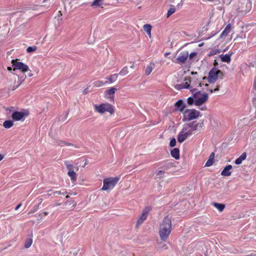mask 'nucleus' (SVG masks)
I'll use <instances>...</instances> for the list:
<instances>
[{
    "label": "nucleus",
    "instance_id": "obj_40",
    "mask_svg": "<svg viewBox=\"0 0 256 256\" xmlns=\"http://www.w3.org/2000/svg\"><path fill=\"white\" fill-rule=\"evenodd\" d=\"M196 55H197V53L196 52H191L189 55V58H190V59H192Z\"/></svg>",
    "mask_w": 256,
    "mask_h": 256
},
{
    "label": "nucleus",
    "instance_id": "obj_30",
    "mask_svg": "<svg viewBox=\"0 0 256 256\" xmlns=\"http://www.w3.org/2000/svg\"><path fill=\"white\" fill-rule=\"evenodd\" d=\"M118 74H117L111 75L108 78V80L110 81V82H115L118 79Z\"/></svg>",
    "mask_w": 256,
    "mask_h": 256
},
{
    "label": "nucleus",
    "instance_id": "obj_58",
    "mask_svg": "<svg viewBox=\"0 0 256 256\" xmlns=\"http://www.w3.org/2000/svg\"><path fill=\"white\" fill-rule=\"evenodd\" d=\"M248 256H254V255H253V254H249V255H248Z\"/></svg>",
    "mask_w": 256,
    "mask_h": 256
},
{
    "label": "nucleus",
    "instance_id": "obj_62",
    "mask_svg": "<svg viewBox=\"0 0 256 256\" xmlns=\"http://www.w3.org/2000/svg\"><path fill=\"white\" fill-rule=\"evenodd\" d=\"M256 80H254V83H256Z\"/></svg>",
    "mask_w": 256,
    "mask_h": 256
},
{
    "label": "nucleus",
    "instance_id": "obj_49",
    "mask_svg": "<svg viewBox=\"0 0 256 256\" xmlns=\"http://www.w3.org/2000/svg\"><path fill=\"white\" fill-rule=\"evenodd\" d=\"M33 76V74H32V72H30V73H28V76L29 77H31V76Z\"/></svg>",
    "mask_w": 256,
    "mask_h": 256
},
{
    "label": "nucleus",
    "instance_id": "obj_50",
    "mask_svg": "<svg viewBox=\"0 0 256 256\" xmlns=\"http://www.w3.org/2000/svg\"><path fill=\"white\" fill-rule=\"evenodd\" d=\"M64 142L62 141H60V142L58 144L60 146H62V144Z\"/></svg>",
    "mask_w": 256,
    "mask_h": 256
},
{
    "label": "nucleus",
    "instance_id": "obj_63",
    "mask_svg": "<svg viewBox=\"0 0 256 256\" xmlns=\"http://www.w3.org/2000/svg\"><path fill=\"white\" fill-rule=\"evenodd\" d=\"M223 0V2H224V0Z\"/></svg>",
    "mask_w": 256,
    "mask_h": 256
},
{
    "label": "nucleus",
    "instance_id": "obj_27",
    "mask_svg": "<svg viewBox=\"0 0 256 256\" xmlns=\"http://www.w3.org/2000/svg\"><path fill=\"white\" fill-rule=\"evenodd\" d=\"M116 90V88L112 87L111 88L110 90H107L106 92V93L107 95H108L109 96H112V97H114V94Z\"/></svg>",
    "mask_w": 256,
    "mask_h": 256
},
{
    "label": "nucleus",
    "instance_id": "obj_12",
    "mask_svg": "<svg viewBox=\"0 0 256 256\" xmlns=\"http://www.w3.org/2000/svg\"><path fill=\"white\" fill-rule=\"evenodd\" d=\"M28 112L14 111L12 114V118L14 121L24 120V116H28Z\"/></svg>",
    "mask_w": 256,
    "mask_h": 256
},
{
    "label": "nucleus",
    "instance_id": "obj_22",
    "mask_svg": "<svg viewBox=\"0 0 256 256\" xmlns=\"http://www.w3.org/2000/svg\"><path fill=\"white\" fill-rule=\"evenodd\" d=\"M221 60L223 62L230 63L231 60L230 55L226 54L224 55L222 54L220 56Z\"/></svg>",
    "mask_w": 256,
    "mask_h": 256
},
{
    "label": "nucleus",
    "instance_id": "obj_42",
    "mask_svg": "<svg viewBox=\"0 0 256 256\" xmlns=\"http://www.w3.org/2000/svg\"><path fill=\"white\" fill-rule=\"evenodd\" d=\"M175 88L178 89V90H180V89H182V88H183V84H176V86H175Z\"/></svg>",
    "mask_w": 256,
    "mask_h": 256
},
{
    "label": "nucleus",
    "instance_id": "obj_53",
    "mask_svg": "<svg viewBox=\"0 0 256 256\" xmlns=\"http://www.w3.org/2000/svg\"><path fill=\"white\" fill-rule=\"evenodd\" d=\"M8 70L10 71L12 70V68L10 67H8Z\"/></svg>",
    "mask_w": 256,
    "mask_h": 256
},
{
    "label": "nucleus",
    "instance_id": "obj_41",
    "mask_svg": "<svg viewBox=\"0 0 256 256\" xmlns=\"http://www.w3.org/2000/svg\"><path fill=\"white\" fill-rule=\"evenodd\" d=\"M242 162V160H240V158L239 157L234 162L236 164H240Z\"/></svg>",
    "mask_w": 256,
    "mask_h": 256
},
{
    "label": "nucleus",
    "instance_id": "obj_16",
    "mask_svg": "<svg viewBox=\"0 0 256 256\" xmlns=\"http://www.w3.org/2000/svg\"><path fill=\"white\" fill-rule=\"evenodd\" d=\"M174 106L176 108H179L180 112H184V108L186 106L184 104L183 101L181 100L177 101L175 104Z\"/></svg>",
    "mask_w": 256,
    "mask_h": 256
},
{
    "label": "nucleus",
    "instance_id": "obj_9",
    "mask_svg": "<svg viewBox=\"0 0 256 256\" xmlns=\"http://www.w3.org/2000/svg\"><path fill=\"white\" fill-rule=\"evenodd\" d=\"M13 70H20L22 72L24 73L29 70L28 66L21 62H18L16 60H12Z\"/></svg>",
    "mask_w": 256,
    "mask_h": 256
},
{
    "label": "nucleus",
    "instance_id": "obj_3",
    "mask_svg": "<svg viewBox=\"0 0 256 256\" xmlns=\"http://www.w3.org/2000/svg\"><path fill=\"white\" fill-rule=\"evenodd\" d=\"M200 116V112L195 109H186L183 112L182 121H190L198 118Z\"/></svg>",
    "mask_w": 256,
    "mask_h": 256
},
{
    "label": "nucleus",
    "instance_id": "obj_37",
    "mask_svg": "<svg viewBox=\"0 0 256 256\" xmlns=\"http://www.w3.org/2000/svg\"><path fill=\"white\" fill-rule=\"evenodd\" d=\"M176 145V140L174 138H172L170 142V146L174 147Z\"/></svg>",
    "mask_w": 256,
    "mask_h": 256
},
{
    "label": "nucleus",
    "instance_id": "obj_32",
    "mask_svg": "<svg viewBox=\"0 0 256 256\" xmlns=\"http://www.w3.org/2000/svg\"><path fill=\"white\" fill-rule=\"evenodd\" d=\"M37 49V47L36 46H28L26 48V52L28 53L36 51Z\"/></svg>",
    "mask_w": 256,
    "mask_h": 256
},
{
    "label": "nucleus",
    "instance_id": "obj_35",
    "mask_svg": "<svg viewBox=\"0 0 256 256\" xmlns=\"http://www.w3.org/2000/svg\"><path fill=\"white\" fill-rule=\"evenodd\" d=\"M164 172L163 170H158L156 173V175L158 178H162L164 176Z\"/></svg>",
    "mask_w": 256,
    "mask_h": 256
},
{
    "label": "nucleus",
    "instance_id": "obj_54",
    "mask_svg": "<svg viewBox=\"0 0 256 256\" xmlns=\"http://www.w3.org/2000/svg\"><path fill=\"white\" fill-rule=\"evenodd\" d=\"M206 110V107L204 106V108H201V110Z\"/></svg>",
    "mask_w": 256,
    "mask_h": 256
},
{
    "label": "nucleus",
    "instance_id": "obj_18",
    "mask_svg": "<svg viewBox=\"0 0 256 256\" xmlns=\"http://www.w3.org/2000/svg\"><path fill=\"white\" fill-rule=\"evenodd\" d=\"M32 234H30L28 235V238L26 239L25 244H24V248H28L31 246V245L32 243Z\"/></svg>",
    "mask_w": 256,
    "mask_h": 256
},
{
    "label": "nucleus",
    "instance_id": "obj_24",
    "mask_svg": "<svg viewBox=\"0 0 256 256\" xmlns=\"http://www.w3.org/2000/svg\"><path fill=\"white\" fill-rule=\"evenodd\" d=\"M213 206L220 212H222L225 208V205L222 204L214 202Z\"/></svg>",
    "mask_w": 256,
    "mask_h": 256
},
{
    "label": "nucleus",
    "instance_id": "obj_10",
    "mask_svg": "<svg viewBox=\"0 0 256 256\" xmlns=\"http://www.w3.org/2000/svg\"><path fill=\"white\" fill-rule=\"evenodd\" d=\"M151 210V208L150 206H146L144 208L142 211V214L139 216L138 218L136 223V227L138 228L140 225H141L143 222L146 220L148 215L150 212Z\"/></svg>",
    "mask_w": 256,
    "mask_h": 256
},
{
    "label": "nucleus",
    "instance_id": "obj_13",
    "mask_svg": "<svg viewBox=\"0 0 256 256\" xmlns=\"http://www.w3.org/2000/svg\"><path fill=\"white\" fill-rule=\"evenodd\" d=\"M65 208L68 211H70L74 208L76 205V203L74 200L70 199V200H66V202H65Z\"/></svg>",
    "mask_w": 256,
    "mask_h": 256
},
{
    "label": "nucleus",
    "instance_id": "obj_45",
    "mask_svg": "<svg viewBox=\"0 0 256 256\" xmlns=\"http://www.w3.org/2000/svg\"><path fill=\"white\" fill-rule=\"evenodd\" d=\"M22 206L21 204H18L17 206L15 208V210H18L20 208V206Z\"/></svg>",
    "mask_w": 256,
    "mask_h": 256
},
{
    "label": "nucleus",
    "instance_id": "obj_59",
    "mask_svg": "<svg viewBox=\"0 0 256 256\" xmlns=\"http://www.w3.org/2000/svg\"><path fill=\"white\" fill-rule=\"evenodd\" d=\"M205 86H209V85H208V84H206V85H205Z\"/></svg>",
    "mask_w": 256,
    "mask_h": 256
},
{
    "label": "nucleus",
    "instance_id": "obj_36",
    "mask_svg": "<svg viewBox=\"0 0 256 256\" xmlns=\"http://www.w3.org/2000/svg\"><path fill=\"white\" fill-rule=\"evenodd\" d=\"M57 240L62 244L63 242V235L61 233L60 235L57 236Z\"/></svg>",
    "mask_w": 256,
    "mask_h": 256
},
{
    "label": "nucleus",
    "instance_id": "obj_34",
    "mask_svg": "<svg viewBox=\"0 0 256 256\" xmlns=\"http://www.w3.org/2000/svg\"><path fill=\"white\" fill-rule=\"evenodd\" d=\"M187 102L188 105L192 106L194 104V97H189L187 100Z\"/></svg>",
    "mask_w": 256,
    "mask_h": 256
},
{
    "label": "nucleus",
    "instance_id": "obj_39",
    "mask_svg": "<svg viewBox=\"0 0 256 256\" xmlns=\"http://www.w3.org/2000/svg\"><path fill=\"white\" fill-rule=\"evenodd\" d=\"M246 157V152H244L240 156V158L242 161L244 160Z\"/></svg>",
    "mask_w": 256,
    "mask_h": 256
},
{
    "label": "nucleus",
    "instance_id": "obj_47",
    "mask_svg": "<svg viewBox=\"0 0 256 256\" xmlns=\"http://www.w3.org/2000/svg\"><path fill=\"white\" fill-rule=\"evenodd\" d=\"M19 86L18 85H17L16 86H14L13 88H12V90H15Z\"/></svg>",
    "mask_w": 256,
    "mask_h": 256
},
{
    "label": "nucleus",
    "instance_id": "obj_26",
    "mask_svg": "<svg viewBox=\"0 0 256 256\" xmlns=\"http://www.w3.org/2000/svg\"><path fill=\"white\" fill-rule=\"evenodd\" d=\"M144 30L148 34L149 36L151 35L152 26L149 24H144L143 26Z\"/></svg>",
    "mask_w": 256,
    "mask_h": 256
},
{
    "label": "nucleus",
    "instance_id": "obj_14",
    "mask_svg": "<svg viewBox=\"0 0 256 256\" xmlns=\"http://www.w3.org/2000/svg\"><path fill=\"white\" fill-rule=\"evenodd\" d=\"M232 166L228 164L226 166L221 172V175L224 176H230L232 174L230 170L232 169Z\"/></svg>",
    "mask_w": 256,
    "mask_h": 256
},
{
    "label": "nucleus",
    "instance_id": "obj_55",
    "mask_svg": "<svg viewBox=\"0 0 256 256\" xmlns=\"http://www.w3.org/2000/svg\"><path fill=\"white\" fill-rule=\"evenodd\" d=\"M191 74H197V72H192V73H191Z\"/></svg>",
    "mask_w": 256,
    "mask_h": 256
},
{
    "label": "nucleus",
    "instance_id": "obj_19",
    "mask_svg": "<svg viewBox=\"0 0 256 256\" xmlns=\"http://www.w3.org/2000/svg\"><path fill=\"white\" fill-rule=\"evenodd\" d=\"M214 153L212 152L210 154L208 160L206 162V163L205 164V166L209 167V166H212L214 163Z\"/></svg>",
    "mask_w": 256,
    "mask_h": 256
},
{
    "label": "nucleus",
    "instance_id": "obj_21",
    "mask_svg": "<svg viewBox=\"0 0 256 256\" xmlns=\"http://www.w3.org/2000/svg\"><path fill=\"white\" fill-rule=\"evenodd\" d=\"M154 64L153 63H150L149 65H148L145 70V74L146 75H149L152 72V70L154 68Z\"/></svg>",
    "mask_w": 256,
    "mask_h": 256
},
{
    "label": "nucleus",
    "instance_id": "obj_23",
    "mask_svg": "<svg viewBox=\"0 0 256 256\" xmlns=\"http://www.w3.org/2000/svg\"><path fill=\"white\" fill-rule=\"evenodd\" d=\"M14 125V122L11 120H5L3 123V126L6 128H10Z\"/></svg>",
    "mask_w": 256,
    "mask_h": 256
},
{
    "label": "nucleus",
    "instance_id": "obj_31",
    "mask_svg": "<svg viewBox=\"0 0 256 256\" xmlns=\"http://www.w3.org/2000/svg\"><path fill=\"white\" fill-rule=\"evenodd\" d=\"M107 82H103L102 80H98L94 82V86L96 87H100L106 84Z\"/></svg>",
    "mask_w": 256,
    "mask_h": 256
},
{
    "label": "nucleus",
    "instance_id": "obj_28",
    "mask_svg": "<svg viewBox=\"0 0 256 256\" xmlns=\"http://www.w3.org/2000/svg\"><path fill=\"white\" fill-rule=\"evenodd\" d=\"M128 68L127 66L124 67L120 72L118 74L124 76L128 74Z\"/></svg>",
    "mask_w": 256,
    "mask_h": 256
},
{
    "label": "nucleus",
    "instance_id": "obj_33",
    "mask_svg": "<svg viewBox=\"0 0 256 256\" xmlns=\"http://www.w3.org/2000/svg\"><path fill=\"white\" fill-rule=\"evenodd\" d=\"M26 78V76L25 74H24L21 76H18V85L19 86L22 84L23 82L25 80Z\"/></svg>",
    "mask_w": 256,
    "mask_h": 256
},
{
    "label": "nucleus",
    "instance_id": "obj_29",
    "mask_svg": "<svg viewBox=\"0 0 256 256\" xmlns=\"http://www.w3.org/2000/svg\"><path fill=\"white\" fill-rule=\"evenodd\" d=\"M176 9L174 6L173 7L170 8L167 12L166 17L169 18L172 14L176 12Z\"/></svg>",
    "mask_w": 256,
    "mask_h": 256
},
{
    "label": "nucleus",
    "instance_id": "obj_6",
    "mask_svg": "<svg viewBox=\"0 0 256 256\" xmlns=\"http://www.w3.org/2000/svg\"><path fill=\"white\" fill-rule=\"evenodd\" d=\"M224 74L221 70L214 67L210 71L207 79L210 83L214 84L217 80L218 76L220 78H222Z\"/></svg>",
    "mask_w": 256,
    "mask_h": 256
},
{
    "label": "nucleus",
    "instance_id": "obj_61",
    "mask_svg": "<svg viewBox=\"0 0 256 256\" xmlns=\"http://www.w3.org/2000/svg\"><path fill=\"white\" fill-rule=\"evenodd\" d=\"M244 12H247V10H244Z\"/></svg>",
    "mask_w": 256,
    "mask_h": 256
},
{
    "label": "nucleus",
    "instance_id": "obj_7",
    "mask_svg": "<svg viewBox=\"0 0 256 256\" xmlns=\"http://www.w3.org/2000/svg\"><path fill=\"white\" fill-rule=\"evenodd\" d=\"M94 107L95 110L100 114L108 112L112 114L114 112L113 106L108 103H103L100 105L94 104Z\"/></svg>",
    "mask_w": 256,
    "mask_h": 256
},
{
    "label": "nucleus",
    "instance_id": "obj_1",
    "mask_svg": "<svg viewBox=\"0 0 256 256\" xmlns=\"http://www.w3.org/2000/svg\"><path fill=\"white\" fill-rule=\"evenodd\" d=\"M172 218L168 216H166L160 224L159 235L162 241L166 242L172 230Z\"/></svg>",
    "mask_w": 256,
    "mask_h": 256
},
{
    "label": "nucleus",
    "instance_id": "obj_15",
    "mask_svg": "<svg viewBox=\"0 0 256 256\" xmlns=\"http://www.w3.org/2000/svg\"><path fill=\"white\" fill-rule=\"evenodd\" d=\"M231 25L230 24H228L226 25V28H224V30L222 31V32L221 33L220 37L221 38H224L226 36H228V34L230 33V32L231 30Z\"/></svg>",
    "mask_w": 256,
    "mask_h": 256
},
{
    "label": "nucleus",
    "instance_id": "obj_52",
    "mask_svg": "<svg viewBox=\"0 0 256 256\" xmlns=\"http://www.w3.org/2000/svg\"><path fill=\"white\" fill-rule=\"evenodd\" d=\"M56 18L58 20H59L60 18L61 19L60 16H58L57 18L56 17Z\"/></svg>",
    "mask_w": 256,
    "mask_h": 256
},
{
    "label": "nucleus",
    "instance_id": "obj_8",
    "mask_svg": "<svg viewBox=\"0 0 256 256\" xmlns=\"http://www.w3.org/2000/svg\"><path fill=\"white\" fill-rule=\"evenodd\" d=\"M68 176L70 178L72 183L74 184L77 180L76 172L78 170V167L70 164H66Z\"/></svg>",
    "mask_w": 256,
    "mask_h": 256
},
{
    "label": "nucleus",
    "instance_id": "obj_43",
    "mask_svg": "<svg viewBox=\"0 0 256 256\" xmlns=\"http://www.w3.org/2000/svg\"><path fill=\"white\" fill-rule=\"evenodd\" d=\"M65 146H74L75 148H77V147L76 146H74L70 143H68V142H65Z\"/></svg>",
    "mask_w": 256,
    "mask_h": 256
},
{
    "label": "nucleus",
    "instance_id": "obj_46",
    "mask_svg": "<svg viewBox=\"0 0 256 256\" xmlns=\"http://www.w3.org/2000/svg\"><path fill=\"white\" fill-rule=\"evenodd\" d=\"M162 248L164 250H166L168 248V246L166 244H164L162 246Z\"/></svg>",
    "mask_w": 256,
    "mask_h": 256
},
{
    "label": "nucleus",
    "instance_id": "obj_5",
    "mask_svg": "<svg viewBox=\"0 0 256 256\" xmlns=\"http://www.w3.org/2000/svg\"><path fill=\"white\" fill-rule=\"evenodd\" d=\"M193 96L194 98V105L200 106L206 103L208 100V94L200 91L194 93Z\"/></svg>",
    "mask_w": 256,
    "mask_h": 256
},
{
    "label": "nucleus",
    "instance_id": "obj_57",
    "mask_svg": "<svg viewBox=\"0 0 256 256\" xmlns=\"http://www.w3.org/2000/svg\"><path fill=\"white\" fill-rule=\"evenodd\" d=\"M58 13H60V16H62V13H61V12H60V11H59V12H58Z\"/></svg>",
    "mask_w": 256,
    "mask_h": 256
},
{
    "label": "nucleus",
    "instance_id": "obj_48",
    "mask_svg": "<svg viewBox=\"0 0 256 256\" xmlns=\"http://www.w3.org/2000/svg\"><path fill=\"white\" fill-rule=\"evenodd\" d=\"M4 158V156L0 154V161L2 160Z\"/></svg>",
    "mask_w": 256,
    "mask_h": 256
},
{
    "label": "nucleus",
    "instance_id": "obj_4",
    "mask_svg": "<svg viewBox=\"0 0 256 256\" xmlns=\"http://www.w3.org/2000/svg\"><path fill=\"white\" fill-rule=\"evenodd\" d=\"M120 178L119 177H111L106 178L103 180V186L101 188L102 190H106L112 189L116 184L119 181Z\"/></svg>",
    "mask_w": 256,
    "mask_h": 256
},
{
    "label": "nucleus",
    "instance_id": "obj_11",
    "mask_svg": "<svg viewBox=\"0 0 256 256\" xmlns=\"http://www.w3.org/2000/svg\"><path fill=\"white\" fill-rule=\"evenodd\" d=\"M188 56V51H182L180 53L174 62L180 64L186 63Z\"/></svg>",
    "mask_w": 256,
    "mask_h": 256
},
{
    "label": "nucleus",
    "instance_id": "obj_17",
    "mask_svg": "<svg viewBox=\"0 0 256 256\" xmlns=\"http://www.w3.org/2000/svg\"><path fill=\"white\" fill-rule=\"evenodd\" d=\"M170 154L176 160L180 158V150L178 148H174L170 150Z\"/></svg>",
    "mask_w": 256,
    "mask_h": 256
},
{
    "label": "nucleus",
    "instance_id": "obj_38",
    "mask_svg": "<svg viewBox=\"0 0 256 256\" xmlns=\"http://www.w3.org/2000/svg\"><path fill=\"white\" fill-rule=\"evenodd\" d=\"M207 90L210 91V93H212L213 92L218 91L219 90V86L217 85L216 88H215L214 90H212V88L208 89Z\"/></svg>",
    "mask_w": 256,
    "mask_h": 256
},
{
    "label": "nucleus",
    "instance_id": "obj_44",
    "mask_svg": "<svg viewBox=\"0 0 256 256\" xmlns=\"http://www.w3.org/2000/svg\"><path fill=\"white\" fill-rule=\"evenodd\" d=\"M88 92V88H85L84 90H83V94H86Z\"/></svg>",
    "mask_w": 256,
    "mask_h": 256
},
{
    "label": "nucleus",
    "instance_id": "obj_2",
    "mask_svg": "<svg viewBox=\"0 0 256 256\" xmlns=\"http://www.w3.org/2000/svg\"><path fill=\"white\" fill-rule=\"evenodd\" d=\"M198 126V124L196 122L185 124L178 136V141L180 143L184 142L188 136H192L194 132L197 130Z\"/></svg>",
    "mask_w": 256,
    "mask_h": 256
},
{
    "label": "nucleus",
    "instance_id": "obj_56",
    "mask_svg": "<svg viewBox=\"0 0 256 256\" xmlns=\"http://www.w3.org/2000/svg\"><path fill=\"white\" fill-rule=\"evenodd\" d=\"M69 198H70V196H66V198H67V199H68Z\"/></svg>",
    "mask_w": 256,
    "mask_h": 256
},
{
    "label": "nucleus",
    "instance_id": "obj_25",
    "mask_svg": "<svg viewBox=\"0 0 256 256\" xmlns=\"http://www.w3.org/2000/svg\"><path fill=\"white\" fill-rule=\"evenodd\" d=\"M104 0H94L90 6L92 7L101 6L104 3Z\"/></svg>",
    "mask_w": 256,
    "mask_h": 256
},
{
    "label": "nucleus",
    "instance_id": "obj_20",
    "mask_svg": "<svg viewBox=\"0 0 256 256\" xmlns=\"http://www.w3.org/2000/svg\"><path fill=\"white\" fill-rule=\"evenodd\" d=\"M184 80L185 81V82L182 84L183 88H190V85L189 84L191 82L190 77V76L185 77Z\"/></svg>",
    "mask_w": 256,
    "mask_h": 256
},
{
    "label": "nucleus",
    "instance_id": "obj_51",
    "mask_svg": "<svg viewBox=\"0 0 256 256\" xmlns=\"http://www.w3.org/2000/svg\"><path fill=\"white\" fill-rule=\"evenodd\" d=\"M248 5V6H250V2H248L246 4V6H247Z\"/></svg>",
    "mask_w": 256,
    "mask_h": 256
},
{
    "label": "nucleus",
    "instance_id": "obj_60",
    "mask_svg": "<svg viewBox=\"0 0 256 256\" xmlns=\"http://www.w3.org/2000/svg\"><path fill=\"white\" fill-rule=\"evenodd\" d=\"M47 214H48V213H47V212H44V214H45V215H46Z\"/></svg>",
    "mask_w": 256,
    "mask_h": 256
}]
</instances>
